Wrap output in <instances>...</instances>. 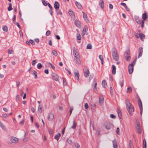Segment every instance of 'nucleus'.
<instances>
[{"mask_svg":"<svg viewBox=\"0 0 148 148\" xmlns=\"http://www.w3.org/2000/svg\"><path fill=\"white\" fill-rule=\"evenodd\" d=\"M88 30V27L86 26H85L83 28L82 31V34L83 35H85L86 34V33L87 32Z\"/></svg>","mask_w":148,"mask_h":148,"instance_id":"5701e85b","label":"nucleus"},{"mask_svg":"<svg viewBox=\"0 0 148 148\" xmlns=\"http://www.w3.org/2000/svg\"><path fill=\"white\" fill-rule=\"evenodd\" d=\"M75 4L78 8L79 9H81L82 8V6L79 3H78L77 1H76L75 2Z\"/></svg>","mask_w":148,"mask_h":148,"instance_id":"b1692460","label":"nucleus"},{"mask_svg":"<svg viewBox=\"0 0 148 148\" xmlns=\"http://www.w3.org/2000/svg\"><path fill=\"white\" fill-rule=\"evenodd\" d=\"M75 146L76 148H79L80 147L79 145L77 143L75 144Z\"/></svg>","mask_w":148,"mask_h":148,"instance_id":"680f3d73","label":"nucleus"},{"mask_svg":"<svg viewBox=\"0 0 148 148\" xmlns=\"http://www.w3.org/2000/svg\"><path fill=\"white\" fill-rule=\"evenodd\" d=\"M49 132L50 134H52L53 133V131L51 129H49Z\"/></svg>","mask_w":148,"mask_h":148,"instance_id":"69168bd1","label":"nucleus"},{"mask_svg":"<svg viewBox=\"0 0 148 148\" xmlns=\"http://www.w3.org/2000/svg\"><path fill=\"white\" fill-rule=\"evenodd\" d=\"M19 99V95H17L16 96V100L18 101Z\"/></svg>","mask_w":148,"mask_h":148,"instance_id":"338daca9","label":"nucleus"},{"mask_svg":"<svg viewBox=\"0 0 148 148\" xmlns=\"http://www.w3.org/2000/svg\"><path fill=\"white\" fill-rule=\"evenodd\" d=\"M77 38L78 40H81V37L80 34H77Z\"/></svg>","mask_w":148,"mask_h":148,"instance_id":"de8ad7c7","label":"nucleus"},{"mask_svg":"<svg viewBox=\"0 0 148 148\" xmlns=\"http://www.w3.org/2000/svg\"><path fill=\"white\" fill-rule=\"evenodd\" d=\"M29 42L32 45H34L35 44V42L34 41L32 40H29Z\"/></svg>","mask_w":148,"mask_h":148,"instance_id":"603ef678","label":"nucleus"},{"mask_svg":"<svg viewBox=\"0 0 148 148\" xmlns=\"http://www.w3.org/2000/svg\"><path fill=\"white\" fill-rule=\"evenodd\" d=\"M123 82H124V81L123 80H122L120 82L119 84L121 87H122V86H123Z\"/></svg>","mask_w":148,"mask_h":148,"instance_id":"49530a36","label":"nucleus"},{"mask_svg":"<svg viewBox=\"0 0 148 148\" xmlns=\"http://www.w3.org/2000/svg\"><path fill=\"white\" fill-rule=\"evenodd\" d=\"M132 91V88L131 87H128L127 89V93H130Z\"/></svg>","mask_w":148,"mask_h":148,"instance_id":"f704fd0d","label":"nucleus"},{"mask_svg":"<svg viewBox=\"0 0 148 148\" xmlns=\"http://www.w3.org/2000/svg\"><path fill=\"white\" fill-rule=\"evenodd\" d=\"M13 52V50L12 49H9L8 50V53L9 54H12Z\"/></svg>","mask_w":148,"mask_h":148,"instance_id":"052dcab7","label":"nucleus"},{"mask_svg":"<svg viewBox=\"0 0 148 148\" xmlns=\"http://www.w3.org/2000/svg\"><path fill=\"white\" fill-rule=\"evenodd\" d=\"M136 60H134L132 63L130 64L128 66L129 73L130 74H132L133 71L134 66L135 64Z\"/></svg>","mask_w":148,"mask_h":148,"instance_id":"7ed1b4c3","label":"nucleus"},{"mask_svg":"<svg viewBox=\"0 0 148 148\" xmlns=\"http://www.w3.org/2000/svg\"><path fill=\"white\" fill-rule=\"evenodd\" d=\"M38 111L40 113H41L42 111V107L40 106V105H39L38 106Z\"/></svg>","mask_w":148,"mask_h":148,"instance_id":"4c0bfd02","label":"nucleus"},{"mask_svg":"<svg viewBox=\"0 0 148 148\" xmlns=\"http://www.w3.org/2000/svg\"><path fill=\"white\" fill-rule=\"evenodd\" d=\"M120 129L119 127H117V128L116 130V133L118 135H120V133L119 132Z\"/></svg>","mask_w":148,"mask_h":148,"instance_id":"09e8293b","label":"nucleus"},{"mask_svg":"<svg viewBox=\"0 0 148 148\" xmlns=\"http://www.w3.org/2000/svg\"><path fill=\"white\" fill-rule=\"evenodd\" d=\"M74 75L76 79L77 80L79 81V75L78 71H76L74 72Z\"/></svg>","mask_w":148,"mask_h":148,"instance_id":"f3484780","label":"nucleus"},{"mask_svg":"<svg viewBox=\"0 0 148 148\" xmlns=\"http://www.w3.org/2000/svg\"><path fill=\"white\" fill-rule=\"evenodd\" d=\"M126 59L127 61H129L130 59V57L129 56H126Z\"/></svg>","mask_w":148,"mask_h":148,"instance_id":"864d4df0","label":"nucleus"},{"mask_svg":"<svg viewBox=\"0 0 148 148\" xmlns=\"http://www.w3.org/2000/svg\"><path fill=\"white\" fill-rule=\"evenodd\" d=\"M69 14L72 17H74V14L72 11H69Z\"/></svg>","mask_w":148,"mask_h":148,"instance_id":"72a5a7b5","label":"nucleus"},{"mask_svg":"<svg viewBox=\"0 0 148 148\" xmlns=\"http://www.w3.org/2000/svg\"><path fill=\"white\" fill-rule=\"evenodd\" d=\"M42 2L43 4L45 6H46L47 5V4L46 3L45 1V0H42Z\"/></svg>","mask_w":148,"mask_h":148,"instance_id":"5fc2aeb1","label":"nucleus"},{"mask_svg":"<svg viewBox=\"0 0 148 148\" xmlns=\"http://www.w3.org/2000/svg\"><path fill=\"white\" fill-rule=\"evenodd\" d=\"M142 18L143 20L142 21V24L141 25V27L143 28L144 26V21L146 19L148 18V16L146 13H144L142 15Z\"/></svg>","mask_w":148,"mask_h":148,"instance_id":"20e7f679","label":"nucleus"},{"mask_svg":"<svg viewBox=\"0 0 148 148\" xmlns=\"http://www.w3.org/2000/svg\"><path fill=\"white\" fill-rule=\"evenodd\" d=\"M54 118V115L52 113H50L48 116V119L49 121H52Z\"/></svg>","mask_w":148,"mask_h":148,"instance_id":"9b49d317","label":"nucleus"},{"mask_svg":"<svg viewBox=\"0 0 148 148\" xmlns=\"http://www.w3.org/2000/svg\"><path fill=\"white\" fill-rule=\"evenodd\" d=\"M92 46L91 44H88L87 46V49H91L92 48Z\"/></svg>","mask_w":148,"mask_h":148,"instance_id":"79ce46f5","label":"nucleus"},{"mask_svg":"<svg viewBox=\"0 0 148 148\" xmlns=\"http://www.w3.org/2000/svg\"><path fill=\"white\" fill-rule=\"evenodd\" d=\"M112 53L113 59L115 61H118L119 59V56L117 51L115 48H114L112 49Z\"/></svg>","mask_w":148,"mask_h":148,"instance_id":"f03ea898","label":"nucleus"},{"mask_svg":"<svg viewBox=\"0 0 148 148\" xmlns=\"http://www.w3.org/2000/svg\"><path fill=\"white\" fill-rule=\"evenodd\" d=\"M139 37L140 39L143 41H144L145 38V35L142 33H140L139 34Z\"/></svg>","mask_w":148,"mask_h":148,"instance_id":"aec40b11","label":"nucleus"},{"mask_svg":"<svg viewBox=\"0 0 148 148\" xmlns=\"http://www.w3.org/2000/svg\"><path fill=\"white\" fill-rule=\"evenodd\" d=\"M20 82L19 81H18L16 82V85L17 86V87L18 88L19 86L20 85Z\"/></svg>","mask_w":148,"mask_h":148,"instance_id":"0e129e2a","label":"nucleus"},{"mask_svg":"<svg viewBox=\"0 0 148 148\" xmlns=\"http://www.w3.org/2000/svg\"><path fill=\"white\" fill-rule=\"evenodd\" d=\"M62 79L63 80V84L64 85V86H66L67 85V82H66L65 79L64 77H62Z\"/></svg>","mask_w":148,"mask_h":148,"instance_id":"ea45409f","label":"nucleus"},{"mask_svg":"<svg viewBox=\"0 0 148 148\" xmlns=\"http://www.w3.org/2000/svg\"><path fill=\"white\" fill-rule=\"evenodd\" d=\"M117 112L119 118L121 119L122 118V115L121 111L119 109H118L117 110Z\"/></svg>","mask_w":148,"mask_h":148,"instance_id":"bb28decb","label":"nucleus"},{"mask_svg":"<svg viewBox=\"0 0 148 148\" xmlns=\"http://www.w3.org/2000/svg\"><path fill=\"white\" fill-rule=\"evenodd\" d=\"M112 73L113 75H115L116 73V68L115 66L113 65L112 66Z\"/></svg>","mask_w":148,"mask_h":148,"instance_id":"393cba45","label":"nucleus"},{"mask_svg":"<svg viewBox=\"0 0 148 148\" xmlns=\"http://www.w3.org/2000/svg\"><path fill=\"white\" fill-rule=\"evenodd\" d=\"M113 146L114 148H117V144L116 140L114 139L112 141Z\"/></svg>","mask_w":148,"mask_h":148,"instance_id":"6ab92c4d","label":"nucleus"},{"mask_svg":"<svg viewBox=\"0 0 148 148\" xmlns=\"http://www.w3.org/2000/svg\"><path fill=\"white\" fill-rule=\"evenodd\" d=\"M138 104L139 106V108L140 110V115H141L142 114V113L143 112V107H142V104L141 102V101L140 99L139 98V100L138 102Z\"/></svg>","mask_w":148,"mask_h":148,"instance_id":"423d86ee","label":"nucleus"},{"mask_svg":"<svg viewBox=\"0 0 148 148\" xmlns=\"http://www.w3.org/2000/svg\"><path fill=\"white\" fill-rule=\"evenodd\" d=\"M77 123H76L75 121H73V125L71 127V128L73 129H75L77 126Z\"/></svg>","mask_w":148,"mask_h":148,"instance_id":"cd10ccee","label":"nucleus"},{"mask_svg":"<svg viewBox=\"0 0 148 148\" xmlns=\"http://www.w3.org/2000/svg\"><path fill=\"white\" fill-rule=\"evenodd\" d=\"M139 54L138 56V58H139L142 55L143 52V48L142 47H140L139 48Z\"/></svg>","mask_w":148,"mask_h":148,"instance_id":"ddd939ff","label":"nucleus"},{"mask_svg":"<svg viewBox=\"0 0 148 148\" xmlns=\"http://www.w3.org/2000/svg\"><path fill=\"white\" fill-rule=\"evenodd\" d=\"M89 75V71L88 69H87L84 73V75L85 77H87Z\"/></svg>","mask_w":148,"mask_h":148,"instance_id":"4be33fe9","label":"nucleus"},{"mask_svg":"<svg viewBox=\"0 0 148 148\" xmlns=\"http://www.w3.org/2000/svg\"><path fill=\"white\" fill-rule=\"evenodd\" d=\"M84 107L86 109H87L88 108L89 106L88 105V104L87 103H86L84 105Z\"/></svg>","mask_w":148,"mask_h":148,"instance_id":"13d9d810","label":"nucleus"},{"mask_svg":"<svg viewBox=\"0 0 148 148\" xmlns=\"http://www.w3.org/2000/svg\"><path fill=\"white\" fill-rule=\"evenodd\" d=\"M60 6L59 3L57 1H55L54 4V7L56 10H58Z\"/></svg>","mask_w":148,"mask_h":148,"instance_id":"4468645a","label":"nucleus"},{"mask_svg":"<svg viewBox=\"0 0 148 148\" xmlns=\"http://www.w3.org/2000/svg\"><path fill=\"white\" fill-rule=\"evenodd\" d=\"M143 148H146V143L145 139L143 140Z\"/></svg>","mask_w":148,"mask_h":148,"instance_id":"e433bc0d","label":"nucleus"},{"mask_svg":"<svg viewBox=\"0 0 148 148\" xmlns=\"http://www.w3.org/2000/svg\"><path fill=\"white\" fill-rule=\"evenodd\" d=\"M129 148H134L132 143L131 140H130L129 142Z\"/></svg>","mask_w":148,"mask_h":148,"instance_id":"c756f323","label":"nucleus"},{"mask_svg":"<svg viewBox=\"0 0 148 148\" xmlns=\"http://www.w3.org/2000/svg\"><path fill=\"white\" fill-rule=\"evenodd\" d=\"M16 16L14 15L13 19V22L14 23H15Z\"/></svg>","mask_w":148,"mask_h":148,"instance_id":"6e6d98bb","label":"nucleus"},{"mask_svg":"<svg viewBox=\"0 0 148 148\" xmlns=\"http://www.w3.org/2000/svg\"><path fill=\"white\" fill-rule=\"evenodd\" d=\"M129 54L130 52L129 51H126L125 54V57H126V56H128V55H129Z\"/></svg>","mask_w":148,"mask_h":148,"instance_id":"8fccbe9b","label":"nucleus"},{"mask_svg":"<svg viewBox=\"0 0 148 148\" xmlns=\"http://www.w3.org/2000/svg\"><path fill=\"white\" fill-rule=\"evenodd\" d=\"M67 142L70 145L72 144V140L69 139H68L67 140Z\"/></svg>","mask_w":148,"mask_h":148,"instance_id":"c03bdc74","label":"nucleus"},{"mask_svg":"<svg viewBox=\"0 0 148 148\" xmlns=\"http://www.w3.org/2000/svg\"><path fill=\"white\" fill-rule=\"evenodd\" d=\"M2 116L4 118H7L8 116V115L6 113L3 114H2Z\"/></svg>","mask_w":148,"mask_h":148,"instance_id":"4d7b16f0","label":"nucleus"},{"mask_svg":"<svg viewBox=\"0 0 148 148\" xmlns=\"http://www.w3.org/2000/svg\"><path fill=\"white\" fill-rule=\"evenodd\" d=\"M52 53L53 55L55 56H57L58 55V53L55 50H53L52 51Z\"/></svg>","mask_w":148,"mask_h":148,"instance_id":"a19ab883","label":"nucleus"},{"mask_svg":"<svg viewBox=\"0 0 148 148\" xmlns=\"http://www.w3.org/2000/svg\"><path fill=\"white\" fill-rule=\"evenodd\" d=\"M10 140L12 143H15L18 142V139L16 137H12L11 138Z\"/></svg>","mask_w":148,"mask_h":148,"instance_id":"9d476101","label":"nucleus"},{"mask_svg":"<svg viewBox=\"0 0 148 148\" xmlns=\"http://www.w3.org/2000/svg\"><path fill=\"white\" fill-rule=\"evenodd\" d=\"M36 60H34L32 63V65L34 66L36 63Z\"/></svg>","mask_w":148,"mask_h":148,"instance_id":"774afa93","label":"nucleus"},{"mask_svg":"<svg viewBox=\"0 0 148 148\" xmlns=\"http://www.w3.org/2000/svg\"><path fill=\"white\" fill-rule=\"evenodd\" d=\"M102 85L103 86L104 88H106V87L107 86V84L105 80H103L102 81Z\"/></svg>","mask_w":148,"mask_h":148,"instance_id":"7c9ffc66","label":"nucleus"},{"mask_svg":"<svg viewBox=\"0 0 148 148\" xmlns=\"http://www.w3.org/2000/svg\"><path fill=\"white\" fill-rule=\"evenodd\" d=\"M51 34V32L49 30L47 31L46 33V35L47 36H48L49 35H50Z\"/></svg>","mask_w":148,"mask_h":148,"instance_id":"3c124183","label":"nucleus"},{"mask_svg":"<svg viewBox=\"0 0 148 148\" xmlns=\"http://www.w3.org/2000/svg\"><path fill=\"white\" fill-rule=\"evenodd\" d=\"M74 60L76 63L77 64L80 63V61L79 60V56H75L74 57Z\"/></svg>","mask_w":148,"mask_h":148,"instance_id":"f8f14e48","label":"nucleus"},{"mask_svg":"<svg viewBox=\"0 0 148 148\" xmlns=\"http://www.w3.org/2000/svg\"><path fill=\"white\" fill-rule=\"evenodd\" d=\"M99 103L100 106H101L103 102V98L101 97L99 99Z\"/></svg>","mask_w":148,"mask_h":148,"instance_id":"a878e982","label":"nucleus"},{"mask_svg":"<svg viewBox=\"0 0 148 148\" xmlns=\"http://www.w3.org/2000/svg\"><path fill=\"white\" fill-rule=\"evenodd\" d=\"M99 5L100 7L102 9H103L104 7V3L103 0H99Z\"/></svg>","mask_w":148,"mask_h":148,"instance_id":"2eb2a0df","label":"nucleus"},{"mask_svg":"<svg viewBox=\"0 0 148 148\" xmlns=\"http://www.w3.org/2000/svg\"><path fill=\"white\" fill-rule=\"evenodd\" d=\"M135 19L136 23L139 24H142V21H141L138 16H134Z\"/></svg>","mask_w":148,"mask_h":148,"instance_id":"1a4fd4ad","label":"nucleus"},{"mask_svg":"<svg viewBox=\"0 0 148 148\" xmlns=\"http://www.w3.org/2000/svg\"><path fill=\"white\" fill-rule=\"evenodd\" d=\"M73 55L75 57V56H79V55L77 52V50L75 47L73 48Z\"/></svg>","mask_w":148,"mask_h":148,"instance_id":"6e6552de","label":"nucleus"},{"mask_svg":"<svg viewBox=\"0 0 148 148\" xmlns=\"http://www.w3.org/2000/svg\"><path fill=\"white\" fill-rule=\"evenodd\" d=\"M82 13L83 14V17L84 19V20L86 22L88 21V17H87V16L86 14L84 12H82Z\"/></svg>","mask_w":148,"mask_h":148,"instance_id":"a211bd4d","label":"nucleus"},{"mask_svg":"<svg viewBox=\"0 0 148 148\" xmlns=\"http://www.w3.org/2000/svg\"><path fill=\"white\" fill-rule=\"evenodd\" d=\"M32 75H34L35 77H34L35 78H36L37 77V73L36 71H34L33 72Z\"/></svg>","mask_w":148,"mask_h":148,"instance_id":"37998d69","label":"nucleus"},{"mask_svg":"<svg viewBox=\"0 0 148 148\" xmlns=\"http://www.w3.org/2000/svg\"><path fill=\"white\" fill-rule=\"evenodd\" d=\"M73 109V107H71L70 109V115H71L72 112V111Z\"/></svg>","mask_w":148,"mask_h":148,"instance_id":"bf43d9fd","label":"nucleus"},{"mask_svg":"<svg viewBox=\"0 0 148 148\" xmlns=\"http://www.w3.org/2000/svg\"><path fill=\"white\" fill-rule=\"evenodd\" d=\"M2 29L3 31L5 32H7L8 31V27L6 25H4Z\"/></svg>","mask_w":148,"mask_h":148,"instance_id":"c9c22d12","label":"nucleus"},{"mask_svg":"<svg viewBox=\"0 0 148 148\" xmlns=\"http://www.w3.org/2000/svg\"><path fill=\"white\" fill-rule=\"evenodd\" d=\"M0 127L4 130L5 129V126L3 125V123L1 121H0Z\"/></svg>","mask_w":148,"mask_h":148,"instance_id":"58836bf2","label":"nucleus"},{"mask_svg":"<svg viewBox=\"0 0 148 148\" xmlns=\"http://www.w3.org/2000/svg\"><path fill=\"white\" fill-rule=\"evenodd\" d=\"M110 117L113 119H114L116 118V116L112 114H111L110 115Z\"/></svg>","mask_w":148,"mask_h":148,"instance_id":"e2e57ef3","label":"nucleus"},{"mask_svg":"<svg viewBox=\"0 0 148 148\" xmlns=\"http://www.w3.org/2000/svg\"><path fill=\"white\" fill-rule=\"evenodd\" d=\"M94 82H95L94 86L93 88V89L94 90L96 91L97 90V83L96 82V79H95L94 80Z\"/></svg>","mask_w":148,"mask_h":148,"instance_id":"2f4dec72","label":"nucleus"},{"mask_svg":"<svg viewBox=\"0 0 148 148\" xmlns=\"http://www.w3.org/2000/svg\"><path fill=\"white\" fill-rule=\"evenodd\" d=\"M99 58L101 60V64H103V56L101 55H99Z\"/></svg>","mask_w":148,"mask_h":148,"instance_id":"473e14b6","label":"nucleus"},{"mask_svg":"<svg viewBox=\"0 0 148 148\" xmlns=\"http://www.w3.org/2000/svg\"><path fill=\"white\" fill-rule=\"evenodd\" d=\"M75 23L77 27H81L80 22L79 21L76 20L75 21Z\"/></svg>","mask_w":148,"mask_h":148,"instance_id":"412c9836","label":"nucleus"},{"mask_svg":"<svg viewBox=\"0 0 148 148\" xmlns=\"http://www.w3.org/2000/svg\"><path fill=\"white\" fill-rule=\"evenodd\" d=\"M136 129L138 133L139 134L141 133L140 127V124L138 122H136Z\"/></svg>","mask_w":148,"mask_h":148,"instance_id":"0eeeda50","label":"nucleus"},{"mask_svg":"<svg viewBox=\"0 0 148 148\" xmlns=\"http://www.w3.org/2000/svg\"><path fill=\"white\" fill-rule=\"evenodd\" d=\"M42 66V65L40 63H38L37 65V67L38 69H40Z\"/></svg>","mask_w":148,"mask_h":148,"instance_id":"a18cd8bd","label":"nucleus"},{"mask_svg":"<svg viewBox=\"0 0 148 148\" xmlns=\"http://www.w3.org/2000/svg\"><path fill=\"white\" fill-rule=\"evenodd\" d=\"M51 76L53 79L55 81L58 82L59 81V77L57 74L53 73H52Z\"/></svg>","mask_w":148,"mask_h":148,"instance_id":"39448f33","label":"nucleus"},{"mask_svg":"<svg viewBox=\"0 0 148 148\" xmlns=\"http://www.w3.org/2000/svg\"><path fill=\"white\" fill-rule=\"evenodd\" d=\"M125 104L126 105L127 109L130 115H132V112H134V107L131 104L128 99L126 100Z\"/></svg>","mask_w":148,"mask_h":148,"instance_id":"f257e3e1","label":"nucleus"},{"mask_svg":"<svg viewBox=\"0 0 148 148\" xmlns=\"http://www.w3.org/2000/svg\"><path fill=\"white\" fill-rule=\"evenodd\" d=\"M61 134L60 133H58L57 135H56L54 137V138L57 141L59 139V137L60 136Z\"/></svg>","mask_w":148,"mask_h":148,"instance_id":"c85d7f7f","label":"nucleus"},{"mask_svg":"<svg viewBox=\"0 0 148 148\" xmlns=\"http://www.w3.org/2000/svg\"><path fill=\"white\" fill-rule=\"evenodd\" d=\"M104 126L105 128L107 130H110L111 128V125L109 123L106 122L104 124Z\"/></svg>","mask_w":148,"mask_h":148,"instance_id":"dca6fc26","label":"nucleus"}]
</instances>
